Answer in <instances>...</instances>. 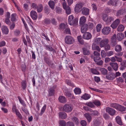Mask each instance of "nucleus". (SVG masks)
Returning a JSON list of instances; mask_svg holds the SVG:
<instances>
[{
	"label": "nucleus",
	"mask_w": 126,
	"mask_h": 126,
	"mask_svg": "<svg viewBox=\"0 0 126 126\" xmlns=\"http://www.w3.org/2000/svg\"><path fill=\"white\" fill-rule=\"evenodd\" d=\"M103 20L108 24H110L112 21L114 20L113 17L108 16L107 15L103 14L102 16Z\"/></svg>",
	"instance_id": "obj_1"
},
{
	"label": "nucleus",
	"mask_w": 126,
	"mask_h": 126,
	"mask_svg": "<svg viewBox=\"0 0 126 126\" xmlns=\"http://www.w3.org/2000/svg\"><path fill=\"white\" fill-rule=\"evenodd\" d=\"M64 39L65 42L67 44H72L75 42L74 38L70 35H66Z\"/></svg>",
	"instance_id": "obj_2"
},
{
	"label": "nucleus",
	"mask_w": 126,
	"mask_h": 126,
	"mask_svg": "<svg viewBox=\"0 0 126 126\" xmlns=\"http://www.w3.org/2000/svg\"><path fill=\"white\" fill-rule=\"evenodd\" d=\"M91 57L93 59L94 61L99 66L103 65V62L101 60V58L100 56H92Z\"/></svg>",
	"instance_id": "obj_3"
},
{
	"label": "nucleus",
	"mask_w": 126,
	"mask_h": 126,
	"mask_svg": "<svg viewBox=\"0 0 126 126\" xmlns=\"http://www.w3.org/2000/svg\"><path fill=\"white\" fill-rule=\"evenodd\" d=\"M126 13V8H124L118 10L116 13V16L118 17H120Z\"/></svg>",
	"instance_id": "obj_4"
},
{
	"label": "nucleus",
	"mask_w": 126,
	"mask_h": 126,
	"mask_svg": "<svg viewBox=\"0 0 126 126\" xmlns=\"http://www.w3.org/2000/svg\"><path fill=\"white\" fill-rule=\"evenodd\" d=\"M73 109V107L70 104H66L63 106V111L67 112H71Z\"/></svg>",
	"instance_id": "obj_5"
},
{
	"label": "nucleus",
	"mask_w": 126,
	"mask_h": 126,
	"mask_svg": "<svg viewBox=\"0 0 126 126\" xmlns=\"http://www.w3.org/2000/svg\"><path fill=\"white\" fill-rule=\"evenodd\" d=\"M56 87V86L54 85L49 89L48 90V96H52L54 95L55 93V90Z\"/></svg>",
	"instance_id": "obj_6"
},
{
	"label": "nucleus",
	"mask_w": 126,
	"mask_h": 126,
	"mask_svg": "<svg viewBox=\"0 0 126 126\" xmlns=\"http://www.w3.org/2000/svg\"><path fill=\"white\" fill-rule=\"evenodd\" d=\"M64 1L65 0H63V9L65 10L66 13L68 15L70 14L71 13V10L69 6L67 5Z\"/></svg>",
	"instance_id": "obj_7"
},
{
	"label": "nucleus",
	"mask_w": 126,
	"mask_h": 126,
	"mask_svg": "<svg viewBox=\"0 0 126 126\" xmlns=\"http://www.w3.org/2000/svg\"><path fill=\"white\" fill-rule=\"evenodd\" d=\"M63 33L66 34H71V31L67 24L63 23Z\"/></svg>",
	"instance_id": "obj_8"
},
{
	"label": "nucleus",
	"mask_w": 126,
	"mask_h": 126,
	"mask_svg": "<svg viewBox=\"0 0 126 126\" xmlns=\"http://www.w3.org/2000/svg\"><path fill=\"white\" fill-rule=\"evenodd\" d=\"M120 20L119 19H117L115 20L113 23L110 26L113 29H116L119 24L120 22Z\"/></svg>",
	"instance_id": "obj_9"
},
{
	"label": "nucleus",
	"mask_w": 126,
	"mask_h": 126,
	"mask_svg": "<svg viewBox=\"0 0 126 126\" xmlns=\"http://www.w3.org/2000/svg\"><path fill=\"white\" fill-rule=\"evenodd\" d=\"M106 111L107 112L112 116L114 115L116 113V111L114 109L109 107L106 108Z\"/></svg>",
	"instance_id": "obj_10"
},
{
	"label": "nucleus",
	"mask_w": 126,
	"mask_h": 126,
	"mask_svg": "<svg viewBox=\"0 0 126 126\" xmlns=\"http://www.w3.org/2000/svg\"><path fill=\"white\" fill-rule=\"evenodd\" d=\"M109 40L107 38H105L102 40L100 45L101 47H104L109 43Z\"/></svg>",
	"instance_id": "obj_11"
},
{
	"label": "nucleus",
	"mask_w": 126,
	"mask_h": 126,
	"mask_svg": "<svg viewBox=\"0 0 126 126\" xmlns=\"http://www.w3.org/2000/svg\"><path fill=\"white\" fill-rule=\"evenodd\" d=\"M111 28L110 27H106L104 28L102 30V33L105 35H107L110 33Z\"/></svg>",
	"instance_id": "obj_12"
},
{
	"label": "nucleus",
	"mask_w": 126,
	"mask_h": 126,
	"mask_svg": "<svg viewBox=\"0 0 126 126\" xmlns=\"http://www.w3.org/2000/svg\"><path fill=\"white\" fill-rule=\"evenodd\" d=\"M92 36V35L91 34L88 32L84 33L83 35V38L84 39L87 40L90 39Z\"/></svg>",
	"instance_id": "obj_13"
},
{
	"label": "nucleus",
	"mask_w": 126,
	"mask_h": 126,
	"mask_svg": "<svg viewBox=\"0 0 126 126\" xmlns=\"http://www.w3.org/2000/svg\"><path fill=\"white\" fill-rule=\"evenodd\" d=\"M115 76L114 75V73H109L106 76V79L109 80H113L115 78Z\"/></svg>",
	"instance_id": "obj_14"
},
{
	"label": "nucleus",
	"mask_w": 126,
	"mask_h": 126,
	"mask_svg": "<svg viewBox=\"0 0 126 126\" xmlns=\"http://www.w3.org/2000/svg\"><path fill=\"white\" fill-rule=\"evenodd\" d=\"M31 17L34 20H35L37 18V14L36 12L34 10H32L31 12Z\"/></svg>",
	"instance_id": "obj_15"
},
{
	"label": "nucleus",
	"mask_w": 126,
	"mask_h": 126,
	"mask_svg": "<svg viewBox=\"0 0 126 126\" xmlns=\"http://www.w3.org/2000/svg\"><path fill=\"white\" fill-rule=\"evenodd\" d=\"M82 14L85 16H88L89 14V10L88 8H83L81 10Z\"/></svg>",
	"instance_id": "obj_16"
},
{
	"label": "nucleus",
	"mask_w": 126,
	"mask_h": 126,
	"mask_svg": "<svg viewBox=\"0 0 126 126\" xmlns=\"http://www.w3.org/2000/svg\"><path fill=\"white\" fill-rule=\"evenodd\" d=\"M64 94L67 96L69 97L70 99H75V98L73 94H72L69 91H66L65 93Z\"/></svg>",
	"instance_id": "obj_17"
},
{
	"label": "nucleus",
	"mask_w": 126,
	"mask_h": 126,
	"mask_svg": "<svg viewBox=\"0 0 126 126\" xmlns=\"http://www.w3.org/2000/svg\"><path fill=\"white\" fill-rule=\"evenodd\" d=\"M82 6L80 4H77L75 8V11L77 13H79L81 11Z\"/></svg>",
	"instance_id": "obj_18"
},
{
	"label": "nucleus",
	"mask_w": 126,
	"mask_h": 126,
	"mask_svg": "<svg viewBox=\"0 0 126 126\" xmlns=\"http://www.w3.org/2000/svg\"><path fill=\"white\" fill-rule=\"evenodd\" d=\"M118 0H110L108 2V4L109 5L116 6Z\"/></svg>",
	"instance_id": "obj_19"
},
{
	"label": "nucleus",
	"mask_w": 126,
	"mask_h": 126,
	"mask_svg": "<svg viewBox=\"0 0 126 126\" xmlns=\"http://www.w3.org/2000/svg\"><path fill=\"white\" fill-rule=\"evenodd\" d=\"M88 26L86 24L83 25L81 28V31L82 33H83L86 32L88 30Z\"/></svg>",
	"instance_id": "obj_20"
},
{
	"label": "nucleus",
	"mask_w": 126,
	"mask_h": 126,
	"mask_svg": "<svg viewBox=\"0 0 126 126\" xmlns=\"http://www.w3.org/2000/svg\"><path fill=\"white\" fill-rule=\"evenodd\" d=\"M1 30L2 33L5 34H7L9 33V29L6 26H2L1 28Z\"/></svg>",
	"instance_id": "obj_21"
},
{
	"label": "nucleus",
	"mask_w": 126,
	"mask_h": 126,
	"mask_svg": "<svg viewBox=\"0 0 126 126\" xmlns=\"http://www.w3.org/2000/svg\"><path fill=\"white\" fill-rule=\"evenodd\" d=\"M78 19L77 18H75V19H73V20L71 21V22H70L68 23L70 25L76 26L78 23Z\"/></svg>",
	"instance_id": "obj_22"
},
{
	"label": "nucleus",
	"mask_w": 126,
	"mask_h": 126,
	"mask_svg": "<svg viewBox=\"0 0 126 126\" xmlns=\"http://www.w3.org/2000/svg\"><path fill=\"white\" fill-rule=\"evenodd\" d=\"M110 64L114 70L115 71L117 70L118 68V65L117 63H111Z\"/></svg>",
	"instance_id": "obj_23"
},
{
	"label": "nucleus",
	"mask_w": 126,
	"mask_h": 126,
	"mask_svg": "<svg viewBox=\"0 0 126 126\" xmlns=\"http://www.w3.org/2000/svg\"><path fill=\"white\" fill-rule=\"evenodd\" d=\"M124 37V35L121 32L118 33L117 35V38L118 40L121 41Z\"/></svg>",
	"instance_id": "obj_24"
},
{
	"label": "nucleus",
	"mask_w": 126,
	"mask_h": 126,
	"mask_svg": "<svg viewBox=\"0 0 126 126\" xmlns=\"http://www.w3.org/2000/svg\"><path fill=\"white\" fill-rule=\"evenodd\" d=\"M86 21V18L84 16H82L79 19V24L82 25Z\"/></svg>",
	"instance_id": "obj_25"
},
{
	"label": "nucleus",
	"mask_w": 126,
	"mask_h": 126,
	"mask_svg": "<svg viewBox=\"0 0 126 126\" xmlns=\"http://www.w3.org/2000/svg\"><path fill=\"white\" fill-rule=\"evenodd\" d=\"M27 83L25 80H24L22 81L21 83V87L23 90H26L27 87Z\"/></svg>",
	"instance_id": "obj_26"
},
{
	"label": "nucleus",
	"mask_w": 126,
	"mask_h": 126,
	"mask_svg": "<svg viewBox=\"0 0 126 126\" xmlns=\"http://www.w3.org/2000/svg\"><path fill=\"white\" fill-rule=\"evenodd\" d=\"M90 94L87 93H85L84 95L81 96V98L85 100H87L91 97Z\"/></svg>",
	"instance_id": "obj_27"
},
{
	"label": "nucleus",
	"mask_w": 126,
	"mask_h": 126,
	"mask_svg": "<svg viewBox=\"0 0 126 126\" xmlns=\"http://www.w3.org/2000/svg\"><path fill=\"white\" fill-rule=\"evenodd\" d=\"M74 91L75 94H79L81 93L80 89L78 87H76L74 90Z\"/></svg>",
	"instance_id": "obj_28"
},
{
	"label": "nucleus",
	"mask_w": 126,
	"mask_h": 126,
	"mask_svg": "<svg viewBox=\"0 0 126 126\" xmlns=\"http://www.w3.org/2000/svg\"><path fill=\"white\" fill-rule=\"evenodd\" d=\"M115 119L117 123L119 125L121 126L123 125L122 122L120 117L117 116L115 118Z\"/></svg>",
	"instance_id": "obj_29"
},
{
	"label": "nucleus",
	"mask_w": 126,
	"mask_h": 126,
	"mask_svg": "<svg viewBox=\"0 0 126 126\" xmlns=\"http://www.w3.org/2000/svg\"><path fill=\"white\" fill-rule=\"evenodd\" d=\"M17 17L16 14L15 13H13L11 15V19L12 21L13 22H15L16 20V18Z\"/></svg>",
	"instance_id": "obj_30"
},
{
	"label": "nucleus",
	"mask_w": 126,
	"mask_h": 126,
	"mask_svg": "<svg viewBox=\"0 0 126 126\" xmlns=\"http://www.w3.org/2000/svg\"><path fill=\"white\" fill-rule=\"evenodd\" d=\"M117 110L121 112L124 111L126 110V108L124 107V106L119 104Z\"/></svg>",
	"instance_id": "obj_31"
},
{
	"label": "nucleus",
	"mask_w": 126,
	"mask_h": 126,
	"mask_svg": "<svg viewBox=\"0 0 126 126\" xmlns=\"http://www.w3.org/2000/svg\"><path fill=\"white\" fill-rule=\"evenodd\" d=\"M100 71L101 72L102 74L103 75L106 74L108 73L107 70L104 68H101L100 69Z\"/></svg>",
	"instance_id": "obj_32"
},
{
	"label": "nucleus",
	"mask_w": 126,
	"mask_h": 126,
	"mask_svg": "<svg viewBox=\"0 0 126 126\" xmlns=\"http://www.w3.org/2000/svg\"><path fill=\"white\" fill-rule=\"evenodd\" d=\"M119 104L116 103H111L110 104V107L113 108L117 110L118 109Z\"/></svg>",
	"instance_id": "obj_33"
},
{
	"label": "nucleus",
	"mask_w": 126,
	"mask_h": 126,
	"mask_svg": "<svg viewBox=\"0 0 126 126\" xmlns=\"http://www.w3.org/2000/svg\"><path fill=\"white\" fill-rule=\"evenodd\" d=\"M85 117L87 119L88 121L89 122H91L92 119V117L88 113H85L84 114Z\"/></svg>",
	"instance_id": "obj_34"
},
{
	"label": "nucleus",
	"mask_w": 126,
	"mask_h": 126,
	"mask_svg": "<svg viewBox=\"0 0 126 126\" xmlns=\"http://www.w3.org/2000/svg\"><path fill=\"white\" fill-rule=\"evenodd\" d=\"M65 82L68 85L72 87H74L75 86L73 83L70 80L68 79H66L65 81Z\"/></svg>",
	"instance_id": "obj_35"
},
{
	"label": "nucleus",
	"mask_w": 126,
	"mask_h": 126,
	"mask_svg": "<svg viewBox=\"0 0 126 126\" xmlns=\"http://www.w3.org/2000/svg\"><path fill=\"white\" fill-rule=\"evenodd\" d=\"M83 53L84 55H89L90 53L89 50L86 48H83Z\"/></svg>",
	"instance_id": "obj_36"
},
{
	"label": "nucleus",
	"mask_w": 126,
	"mask_h": 126,
	"mask_svg": "<svg viewBox=\"0 0 126 126\" xmlns=\"http://www.w3.org/2000/svg\"><path fill=\"white\" fill-rule=\"evenodd\" d=\"M124 28L123 25L122 24H120L117 28V31L118 32H122L124 30Z\"/></svg>",
	"instance_id": "obj_37"
},
{
	"label": "nucleus",
	"mask_w": 126,
	"mask_h": 126,
	"mask_svg": "<svg viewBox=\"0 0 126 126\" xmlns=\"http://www.w3.org/2000/svg\"><path fill=\"white\" fill-rule=\"evenodd\" d=\"M55 4V2L53 1H50L48 2L49 6L52 9H54Z\"/></svg>",
	"instance_id": "obj_38"
},
{
	"label": "nucleus",
	"mask_w": 126,
	"mask_h": 126,
	"mask_svg": "<svg viewBox=\"0 0 126 126\" xmlns=\"http://www.w3.org/2000/svg\"><path fill=\"white\" fill-rule=\"evenodd\" d=\"M85 105L91 108H93L94 107V104L93 102V103L91 102H87L85 103Z\"/></svg>",
	"instance_id": "obj_39"
},
{
	"label": "nucleus",
	"mask_w": 126,
	"mask_h": 126,
	"mask_svg": "<svg viewBox=\"0 0 126 126\" xmlns=\"http://www.w3.org/2000/svg\"><path fill=\"white\" fill-rule=\"evenodd\" d=\"M114 49L116 52H119L122 50V47L120 45H117L116 46Z\"/></svg>",
	"instance_id": "obj_40"
},
{
	"label": "nucleus",
	"mask_w": 126,
	"mask_h": 126,
	"mask_svg": "<svg viewBox=\"0 0 126 126\" xmlns=\"http://www.w3.org/2000/svg\"><path fill=\"white\" fill-rule=\"evenodd\" d=\"M36 9L38 12L40 13L41 12L43 9V7L42 5L41 4L38 5Z\"/></svg>",
	"instance_id": "obj_41"
},
{
	"label": "nucleus",
	"mask_w": 126,
	"mask_h": 126,
	"mask_svg": "<svg viewBox=\"0 0 126 126\" xmlns=\"http://www.w3.org/2000/svg\"><path fill=\"white\" fill-rule=\"evenodd\" d=\"M91 72L93 74L99 75L100 73L96 69L92 68L91 69Z\"/></svg>",
	"instance_id": "obj_42"
},
{
	"label": "nucleus",
	"mask_w": 126,
	"mask_h": 126,
	"mask_svg": "<svg viewBox=\"0 0 126 126\" xmlns=\"http://www.w3.org/2000/svg\"><path fill=\"white\" fill-rule=\"evenodd\" d=\"M46 107V105H45L44 106L41 110V112L40 113V115L42 116L43 114L45 111Z\"/></svg>",
	"instance_id": "obj_43"
},
{
	"label": "nucleus",
	"mask_w": 126,
	"mask_h": 126,
	"mask_svg": "<svg viewBox=\"0 0 126 126\" xmlns=\"http://www.w3.org/2000/svg\"><path fill=\"white\" fill-rule=\"evenodd\" d=\"M18 98L20 103L23 106H25L26 104L24 102V101L22 99L21 97L19 96H18Z\"/></svg>",
	"instance_id": "obj_44"
},
{
	"label": "nucleus",
	"mask_w": 126,
	"mask_h": 126,
	"mask_svg": "<svg viewBox=\"0 0 126 126\" xmlns=\"http://www.w3.org/2000/svg\"><path fill=\"white\" fill-rule=\"evenodd\" d=\"M72 120L73 122L77 124H78L79 123V121L78 118L76 117H74L72 119Z\"/></svg>",
	"instance_id": "obj_45"
},
{
	"label": "nucleus",
	"mask_w": 126,
	"mask_h": 126,
	"mask_svg": "<svg viewBox=\"0 0 126 126\" xmlns=\"http://www.w3.org/2000/svg\"><path fill=\"white\" fill-rule=\"evenodd\" d=\"M102 27V25L100 24H98L96 26V31L98 32H99L100 31Z\"/></svg>",
	"instance_id": "obj_46"
},
{
	"label": "nucleus",
	"mask_w": 126,
	"mask_h": 126,
	"mask_svg": "<svg viewBox=\"0 0 126 126\" xmlns=\"http://www.w3.org/2000/svg\"><path fill=\"white\" fill-rule=\"evenodd\" d=\"M16 115L20 119H23V117L18 110L15 112Z\"/></svg>",
	"instance_id": "obj_47"
},
{
	"label": "nucleus",
	"mask_w": 126,
	"mask_h": 126,
	"mask_svg": "<svg viewBox=\"0 0 126 126\" xmlns=\"http://www.w3.org/2000/svg\"><path fill=\"white\" fill-rule=\"evenodd\" d=\"M102 40L101 38H98L95 39V42L97 44L100 45Z\"/></svg>",
	"instance_id": "obj_48"
},
{
	"label": "nucleus",
	"mask_w": 126,
	"mask_h": 126,
	"mask_svg": "<svg viewBox=\"0 0 126 126\" xmlns=\"http://www.w3.org/2000/svg\"><path fill=\"white\" fill-rule=\"evenodd\" d=\"M94 104L97 106H100L101 105V103L99 100H95L93 102Z\"/></svg>",
	"instance_id": "obj_49"
},
{
	"label": "nucleus",
	"mask_w": 126,
	"mask_h": 126,
	"mask_svg": "<svg viewBox=\"0 0 126 126\" xmlns=\"http://www.w3.org/2000/svg\"><path fill=\"white\" fill-rule=\"evenodd\" d=\"M44 22L45 24H49L51 22V20L49 18H46L44 19Z\"/></svg>",
	"instance_id": "obj_50"
},
{
	"label": "nucleus",
	"mask_w": 126,
	"mask_h": 126,
	"mask_svg": "<svg viewBox=\"0 0 126 126\" xmlns=\"http://www.w3.org/2000/svg\"><path fill=\"white\" fill-rule=\"evenodd\" d=\"M45 47H46V50L51 51H52L53 50L52 47L48 45H46Z\"/></svg>",
	"instance_id": "obj_51"
},
{
	"label": "nucleus",
	"mask_w": 126,
	"mask_h": 126,
	"mask_svg": "<svg viewBox=\"0 0 126 126\" xmlns=\"http://www.w3.org/2000/svg\"><path fill=\"white\" fill-rule=\"evenodd\" d=\"M114 54V52L112 51H110L107 52L106 53V55L108 56H110Z\"/></svg>",
	"instance_id": "obj_52"
},
{
	"label": "nucleus",
	"mask_w": 126,
	"mask_h": 126,
	"mask_svg": "<svg viewBox=\"0 0 126 126\" xmlns=\"http://www.w3.org/2000/svg\"><path fill=\"white\" fill-rule=\"evenodd\" d=\"M38 5L35 3H32V4L31 7L34 9H36L37 8Z\"/></svg>",
	"instance_id": "obj_53"
},
{
	"label": "nucleus",
	"mask_w": 126,
	"mask_h": 126,
	"mask_svg": "<svg viewBox=\"0 0 126 126\" xmlns=\"http://www.w3.org/2000/svg\"><path fill=\"white\" fill-rule=\"evenodd\" d=\"M105 47V49L106 51H107L110 49V46L109 44H107Z\"/></svg>",
	"instance_id": "obj_54"
},
{
	"label": "nucleus",
	"mask_w": 126,
	"mask_h": 126,
	"mask_svg": "<svg viewBox=\"0 0 126 126\" xmlns=\"http://www.w3.org/2000/svg\"><path fill=\"white\" fill-rule=\"evenodd\" d=\"M74 18V16L72 15H70L69 16L68 19V22L69 23L70 22H71V21L73 20Z\"/></svg>",
	"instance_id": "obj_55"
},
{
	"label": "nucleus",
	"mask_w": 126,
	"mask_h": 126,
	"mask_svg": "<svg viewBox=\"0 0 126 126\" xmlns=\"http://www.w3.org/2000/svg\"><path fill=\"white\" fill-rule=\"evenodd\" d=\"M9 25L10 29L11 30H13L15 28V23H11Z\"/></svg>",
	"instance_id": "obj_56"
},
{
	"label": "nucleus",
	"mask_w": 126,
	"mask_h": 126,
	"mask_svg": "<svg viewBox=\"0 0 126 126\" xmlns=\"http://www.w3.org/2000/svg\"><path fill=\"white\" fill-rule=\"evenodd\" d=\"M89 27L90 29H92L94 27V25L92 23L89 22L88 23Z\"/></svg>",
	"instance_id": "obj_57"
},
{
	"label": "nucleus",
	"mask_w": 126,
	"mask_h": 126,
	"mask_svg": "<svg viewBox=\"0 0 126 126\" xmlns=\"http://www.w3.org/2000/svg\"><path fill=\"white\" fill-rule=\"evenodd\" d=\"M66 126H74V124L72 122H68L66 123Z\"/></svg>",
	"instance_id": "obj_58"
},
{
	"label": "nucleus",
	"mask_w": 126,
	"mask_h": 126,
	"mask_svg": "<svg viewBox=\"0 0 126 126\" xmlns=\"http://www.w3.org/2000/svg\"><path fill=\"white\" fill-rule=\"evenodd\" d=\"M98 114V112L97 111L94 110L90 113V114L92 116L97 115Z\"/></svg>",
	"instance_id": "obj_59"
},
{
	"label": "nucleus",
	"mask_w": 126,
	"mask_h": 126,
	"mask_svg": "<svg viewBox=\"0 0 126 126\" xmlns=\"http://www.w3.org/2000/svg\"><path fill=\"white\" fill-rule=\"evenodd\" d=\"M80 124L82 126H86L87 125V123L85 120H82L80 121Z\"/></svg>",
	"instance_id": "obj_60"
},
{
	"label": "nucleus",
	"mask_w": 126,
	"mask_h": 126,
	"mask_svg": "<svg viewBox=\"0 0 126 126\" xmlns=\"http://www.w3.org/2000/svg\"><path fill=\"white\" fill-rule=\"evenodd\" d=\"M93 54L94 56H100V54L99 52H97L96 51H94V52Z\"/></svg>",
	"instance_id": "obj_61"
},
{
	"label": "nucleus",
	"mask_w": 126,
	"mask_h": 126,
	"mask_svg": "<svg viewBox=\"0 0 126 126\" xmlns=\"http://www.w3.org/2000/svg\"><path fill=\"white\" fill-rule=\"evenodd\" d=\"M111 45L113 47L115 46L117 44L116 41H111Z\"/></svg>",
	"instance_id": "obj_62"
},
{
	"label": "nucleus",
	"mask_w": 126,
	"mask_h": 126,
	"mask_svg": "<svg viewBox=\"0 0 126 126\" xmlns=\"http://www.w3.org/2000/svg\"><path fill=\"white\" fill-rule=\"evenodd\" d=\"M101 53L102 57L104 58L106 56V54L105 53V51L104 50H102Z\"/></svg>",
	"instance_id": "obj_63"
},
{
	"label": "nucleus",
	"mask_w": 126,
	"mask_h": 126,
	"mask_svg": "<svg viewBox=\"0 0 126 126\" xmlns=\"http://www.w3.org/2000/svg\"><path fill=\"white\" fill-rule=\"evenodd\" d=\"M5 22L8 25H10L11 23L9 19H5Z\"/></svg>",
	"instance_id": "obj_64"
}]
</instances>
